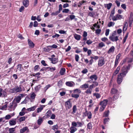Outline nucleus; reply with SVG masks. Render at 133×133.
Segmentation results:
<instances>
[{
  "instance_id": "nucleus-1",
  "label": "nucleus",
  "mask_w": 133,
  "mask_h": 133,
  "mask_svg": "<svg viewBox=\"0 0 133 133\" xmlns=\"http://www.w3.org/2000/svg\"><path fill=\"white\" fill-rule=\"evenodd\" d=\"M83 123L80 122H72L71 126L70 128V133H74V132L77 130V129L75 127H82L83 125Z\"/></svg>"
},
{
  "instance_id": "nucleus-2",
  "label": "nucleus",
  "mask_w": 133,
  "mask_h": 133,
  "mask_svg": "<svg viewBox=\"0 0 133 133\" xmlns=\"http://www.w3.org/2000/svg\"><path fill=\"white\" fill-rule=\"evenodd\" d=\"M116 34V32L114 31L112 34L109 36V39L112 42H116L119 39L117 36H115Z\"/></svg>"
},
{
  "instance_id": "nucleus-3",
  "label": "nucleus",
  "mask_w": 133,
  "mask_h": 133,
  "mask_svg": "<svg viewBox=\"0 0 133 133\" xmlns=\"http://www.w3.org/2000/svg\"><path fill=\"white\" fill-rule=\"evenodd\" d=\"M24 90L23 89H22L21 87H19L18 86L15 87L10 90L11 91L12 93H17Z\"/></svg>"
},
{
  "instance_id": "nucleus-4",
  "label": "nucleus",
  "mask_w": 133,
  "mask_h": 133,
  "mask_svg": "<svg viewBox=\"0 0 133 133\" xmlns=\"http://www.w3.org/2000/svg\"><path fill=\"white\" fill-rule=\"evenodd\" d=\"M121 72L120 73L119 75L123 77L126 75V74L128 72V70L126 69L125 66H123L121 70Z\"/></svg>"
},
{
  "instance_id": "nucleus-5",
  "label": "nucleus",
  "mask_w": 133,
  "mask_h": 133,
  "mask_svg": "<svg viewBox=\"0 0 133 133\" xmlns=\"http://www.w3.org/2000/svg\"><path fill=\"white\" fill-rule=\"evenodd\" d=\"M17 105V104L15 102L10 103L9 106V110L11 111L14 110Z\"/></svg>"
},
{
  "instance_id": "nucleus-6",
  "label": "nucleus",
  "mask_w": 133,
  "mask_h": 133,
  "mask_svg": "<svg viewBox=\"0 0 133 133\" xmlns=\"http://www.w3.org/2000/svg\"><path fill=\"white\" fill-rule=\"evenodd\" d=\"M123 16L122 15L117 14L115 16L112 17V19L113 21H116L117 20L121 19L122 18Z\"/></svg>"
},
{
  "instance_id": "nucleus-7",
  "label": "nucleus",
  "mask_w": 133,
  "mask_h": 133,
  "mask_svg": "<svg viewBox=\"0 0 133 133\" xmlns=\"http://www.w3.org/2000/svg\"><path fill=\"white\" fill-rule=\"evenodd\" d=\"M104 59L103 57H101L98 61V65L99 66H101L105 64Z\"/></svg>"
},
{
  "instance_id": "nucleus-8",
  "label": "nucleus",
  "mask_w": 133,
  "mask_h": 133,
  "mask_svg": "<svg viewBox=\"0 0 133 133\" xmlns=\"http://www.w3.org/2000/svg\"><path fill=\"white\" fill-rule=\"evenodd\" d=\"M65 107L66 109H70L72 107V104L70 101H68L65 102Z\"/></svg>"
},
{
  "instance_id": "nucleus-9",
  "label": "nucleus",
  "mask_w": 133,
  "mask_h": 133,
  "mask_svg": "<svg viewBox=\"0 0 133 133\" xmlns=\"http://www.w3.org/2000/svg\"><path fill=\"white\" fill-rule=\"evenodd\" d=\"M123 77L119 74L118 75V78L117 79V82L118 84H120L122 82Z\"/></svg>"
},
{
  "instance_id": "nucleus-10",
  "label": "nucleus",
  "mask_w": 133,
  "mask_h": 133,
  "mask_svg": "<svg viewBox=\"0 0 133 133\" xmlns=\"http://www.w3.org/2000/svg\"><path fill=\"white\" fill-rule=\"evenodd\" d=\"M25 131H26V133L29 132V129L27 127H24L22 129L20 130L21 133H23Z\"/></svg>"
},
{
  "instance_id": "nucleus-11",
  "label": "nucleus",
  "mask_w": 133,
  "mask_h": 133,
  "mask_svg": "<svg viewBox=\"0 0 133 133\" xmlns=\"http://www.w3.org/2000/svg\"><path fill=\"white\" fill-rule=\"evenodd\" d=\"M108 101L107 99H104L103 101L100 102V104L101 106L105 107L107 104Z\"/></svg>"
},
{
  "instance_id": "nucleus-12",
  "label": "nucleus",
  "mask_w": 133,
  "mask_h": 133,
  "mask_svg": "<svg viewBox=\"0 0 133 133\" xmlns=\"http://www.w3.org/2000/svg\"><path fill=\"white\" fill-rule=\"evenodd\" d=\"M49 59H50L51 61V62L54 64H55L58 61V58H49Z\"/></svg>"
},
{
  "instance_id": "nucleus-13",
  "label": "nucleus",
  "mask_w": 133,
  "mask_h": 133,
  "mask_svg": "<svg viewBox=\"0 0 133 133\" xmlns=\"http://www.w3.org/2000/svg\"><path fill=\"white\" fill-rule=\"evenodd\" d=\"M16 119H12L9 121V124L10 125H13L16 124Z\"/></svg>"
},
{
  "instance_id": "nucleus-14",
  "label": "nucleus",
  "mask_w": 133,
  "mask_h": 133,
  "mask_svg": "<svg viewBox=\"0 0 133 133\" xmlns=\"http://www.w3.org/2000/svg\"><path fill=\"white\" fill-rule=\"evenodd\" d=\"M110 93L112 94H118V91L116 89L112 88L111 90Z\"/></svg>"
},
{
  "instance_id": "nucleus-15",
  "label": "nucleus",
  "mask_w": 133,
  "mask_h": 133,
  "mask_svg": "<svg viewBox=\"0 0 133 133\" xmlns=\"http://www.w3.org/2000/svg\"><path fill=\"white\" fill-rule=\"evenodd\" d=\"M28 44L29 46L31 48H33L34 47V44L33 43L30 39H28Z\"/></svg>"
},
{
  "instance_id": "nucleus-16",
  "label": "nucleus",
  "mask_w": 133,
  "mask_h": 133,
  "mask_svg": "<svg viewBox=\"0 0 133 133\" xmlns=\"http://www.w3.org/2000/svg\"><path fill=\"white\" fill-rule=\"evenodd\" d=\"M29 1L28 0H24L23 1V5L25 7H27L29 5Z\"/></svg>"
},
{
  "instance_id": "nucleus-17",
  "label": "nucleus",
  "mask_w": 133,
  "mask_h": 133,
  "mask_svg": "<svg viewBox=\"0 0 133 133\" xmlns=\"http://www.w3.org/2000/svg\"><path fill=\"white\" fill-rule=\"evenodd\" d=\"M89 85L88 84L85 83L84 84L81 85L80 88L82 89H87L88 88Z\"/></svg>"
},
{
  "instance_id": "nucleus-18",
  "label": "nucleus",
  "mask_w": 133,
  "mask_h": 133,
  "mask_svg": "<svg viewBox=\"0 0 133 133\" xmlns=\"http://www.w3.org/2000/svg\"><path fill=\"white\" fill-rule=\"evenodd\" d=\"M50 47L47 46L46 47L44 48H43V50L45 52H48L51 49V48H50Z\"/></svg>"
},
{
  "instance_id": "nucleus-19",
  "label": "nucleus",
  "mask_w": 133,
  "mask_h": 133,
  "mask_svg": "<svg viewBox=\"0 0 133 133\" xmlns=\"http://www.w3.org/2000/svg\"><path fill=\"white\" fill-rule=\"evenodd\" d=\"M85 114H85V116H87L88 118L90 119L91 118V113L90 111L89 112H87L86 111Z\"/></svg>"
},
{
  "instance_id": "nucleus-20",
  "label": "nucleus",
  "mask_w": 133,
  "mask_h": 133,
  "mask_svg": "<svg viewBox=\"0 0 133 133\" xmlns=\"http://www.w3.org/2000/svg\"><path fill=\"white\" fill-rule=\"evenodd\" d=\"M115 50V47L114 46H112L109 49L108 51V53L110 54L111 52H114Z\"/></svg>"
},
{
  "instance_id": "nucleus-21",
  "label": "nucleus",
  "mask_w": 133,
  "mask_h": 133,
  "mask_svg": "<svg viewBox=\"0 0 133 133\" xmlns=\"http://www.w3.org/2000/svg\"><path fill=\"white\" fill-rule=\"evenodd\" d=\"M65 68H62L60 71L59 73L61 75H63L64 74L65 72Z\"/></svg>"
},
{
  "instance_id": "nucleus-22",
  "label": "nucleus",
  "mask_w": 133,
  "mask_h": 133,
  "mask_svg": "<svg viewBox=\"0 0 133 133\" xmlns=\"http://www.w3.org/2000/svg\"><path fill=\"white\" fill-rule=\"evenodd\" d=\"M120 69V66H118L116 70L115 71V72H114L113 75H116V74H117L118 72H119Z\"/></svg>"
},
{
  "instance_id": "nucleus-23",
  "label": "nucleus",
  "mask_w": 133,
  "mask_h": 133,
  "mask_svg": "<svg viewBox=\"0 0 133 133\" xmlns=\"http://www.w3.org/2000/svg\"><path fill=\"white\" fill-rule=\"evenodd\" d=\"M36 108V106L32 107L31 108H28L27 110L29 111H34L35 110V109Z\"/></svg>"
},
{
  "instance_id": "nucleus-24",
  "label": "nucleus",
  "mask_w": 133,
  "mask_h": 133,
  "mask_svg": "<svg viewBox=\"0 0 133 133\" xmlns=\"http://www.w3.org/2000/svg\"><path fill=\"white\" fill-rule=\"evenodd\" d=\"M41 87V85H38L35 87L34 88V90L36 92H37L39 91Z\"/></svg>"
},
{
  "instance_id": "nucleus-25",
  "label": "nucleus",
  "mask_w": 133,
  "mask_h": 133,
  "mask_svg": "<svg viewBox=\"0 0 133 133\" xmlns=\"http://www.w3.org/2000/svg\"><path fill=\"white\" fill-rule=\"evenodd\" d=\"M39 119L37 120V123L38 125H40L43 122V118L40 117H39Z\"/></svg>"
},
{
  "instance_id": "nucleus-26",
  "label": "nucleus",
  "mask_w": 133,
  "mask_h": 133,
  "mask_svg": "<svg viewBox=\"0 0 133 133\" xmlns=\"http://www.w3.org/2000/svg\"><path fill=\"white\" fill-rule=\"evenodd\" d=\"M65 84L67 86L70 87H72L73 86V84L70 82H66Z\"/></svg>"
},
{
  "instance_id": "nucleus-27",
  "label": "nucleus",
  "mask_w": 133,
  "mask_h": 133,
  "mask_svg": "<svg viewBox=\"0 0 133 133\" xmlns=\"http://www.w3.org/2000/svg\"><path fill=\"white\" fill-rule=\"evenodd\" d=\"M15 127L10 128L9 130V133H15L14 132L15 130Z\"/></svg>"
},
{
  "instance_id": "nucleus-28",
  "label": "nucleus",
  "mask_w": 133,
  "mask_h": 133,
  "mask_svg": "<svg viewBox=\"0 0 133 133\" xmlns=\"http://www.w3.org/2000/svg\"><path fill=\"white\" fill-rule=\"evenodd\" d=\"M75 38L77 40H79L80 39L81 36L77 34H76L74 35Z\"/></svg>"
},
{
  "instance_id": "nucleus-29",
  "label": "nucleus",
  "mask_w": 133,
  "mask_h": 133,
  "mask_svg": "<svg viewBox=\"0 0 133 133\" xmlns=\"http://www.w3.org/2000/svg\"><path fill=\"white\" fill-rule=\"evenodd\" d=\"M73 111L72 112V114H74L76 112V111L77 110V107L76 105H74L72 108Z\"/></svg>"
},
{
  "instance_id": "nucleus-30",
  "label": "nucleus",
  "mask_w": 133,
  "mask_h": 133,
  "mask_svg": "<svg viewBox=\"0 0 133 133\" xmlns=\"http://www.w3.org/2000/svg\"><path fill=\"white\" fill-rule=\"evenodd\" d=\"M105 46V44L103 42H101L98 44V47L99 48H102L103 46Z\"/></svg>"
},
{
  "instance_id": "nucleus-31",
  "label": "nucleus",
  "mask_w": 133,
  "mask_h": 133,
  "mask_svg": "<svg viewBox=\"0 0 133 133\" xmlns=\"http://www.w3.org/2000/svg\"><path fill=\"white\" fill-rule=\"evenodd\" d=\"M118 94H116L114 95L112 98V99L113 101L117 99L118 97Z\"/></svg>"
},
{
  "instance_id": "nucleus-32",
  "label": "nucleus",
  "mask_w": 133,
  "mask_h": 133,
  "mask_svg": "<svg viewBox=\"0 0 133 133\" xmlns=\"http://www.w3.org/2000/svg\"><path fill=\"white\" fill-rule=\"evenodd\" d=\"M74 92L75 93L79 94L81 93V91L80 89H76L74 90Z\"/></svg>"
},
{
  "instance_id": "nucleus-33",
  "label": "nucleus",
  "mask_w": 133,
  "mask_h": 133,
  "mask_svg": "<svg viewBox=\"0 0 133 133\" xmlns=\"http://www.w3.org/2000/svg\"><path fill=\"white\" fill-rule=\"evenodd\" d=\"M93 96H95L96 98L98 99L99 98L101 97V96L100 94L98 93H94Z\"/></svg>"
},
{
  "instance_id": "nucleus-34",
  "label": "nucleus",
  "mask_w": 133,
  "mask_h": 133,
  "mask_svg": "<svg viewBox=\"0 0 133 133\" xmlns=\"http://www.w3.org/2000/svg\"><path fill=\"white\" fill-rule=\"evenodd\" d=\"M58 126L57 125H56L53 126L52 128V129L56 131L58 129Z\"/></svg>"
},
{
  "instance_id": "nucleus-35",
  "label": "nucleus",
  "mask_w": 133,
  "mask_h": 133,
  "mask_svg": "<svg viewBox=\"0 0 133 133\" xmlns=\"http://www.w3.org/2000/svg\"><path fill=\"white\" fill-rule=\"evenodd\" d=\"M91 88H90L87 89V90L85 92L88 94H91Z\"/></svg>"
},
{
  "instance_id": "nucleus-36",
  "label": "nucleus",
  "mask_w": 133,
  "mask_h": 133,
  "mask_svg": "<svg viewBox=\"0 0 133 133\" xmlns=\"http://www.w3.org/2000/svg\"><path fill=\"white\" fill-rule=\"evenodd\" d=\"M93 84H92V88L97 86L98 85V83L96 82L95 81L93 82Z\"/></svg>"
},
{
  "instance_id": "nucleus-37",
  "label": "nucleus",
  "mask_w": 133,
  "mask_h": 133,
  "mask_svg": "<svg viewBox=\"0 0 133 133\" xmlns=\"http://www.w3.org/2000/svg\"><path fill=\"white\" fill-rule=\"evenodd\" d=\"M71 96L72 97L75 98H78L79 96V95L78 94H72L71 95Z\"/></svg>"
},
{
  "instance_id": "nucleus-38",
  "label": "nucleus",
  "mask_w": 133,
  "mask_h": 133,
  "mask_svg": "<svg viewBox=\"0 0 133 133\" xmlns=\"http://www.w3.org/2000/svg\"><path fill=\"white\" fill-rule=\"evenodd\" d=\"M115 24V23L114 22H109L108 24V27H110L111 26H112L114 25Z\"/></svg>"
},
{
  "instance_id": "nucleus-39",
  "label": "nucleus",
  "mask_w": 133,
  "mask_h": 133,
  "mask_svg": "<svg viewBox=\"0 0 133 133\" xmlns=\"http://www.w3.org/2000/svg\"><path fill=\"white\" fill-rule=\"evenodd\" d=\"M43 109V107L42 106H41L40 107L38 108L37 110V113H38L39 112H41Z\"/></svg>"
},
{
  "instance_id": "nucleus-40",
  "label": "nucleus",
  "mask_w": 133,
  "mask_h": 133,
  "mask_svg": "<svg viewBox=\"0 0 133 133\" xmlns=\"http://www.w3.org/2000/svg\"><path fill=\"white\" fill-rule=\"evenodd\" d=\"M36 96V94L34 93L33 92L30 95V97L32 99H34Z\"/></svg>"
},
{
  "instance_id": "nucleus-41",
  "label": "nucleus",
  "mask_w": 133,
  "mask_h": 133,
  "mask_svg": "<svg viewBox=\"0 0 133 133\" xmlns=\"http://www.w3.org/2000/svg\"><path fill=\"white\" fill-rule=\"evenodd\" d=\"M22 65L21 64H18L17 66V69L20 71H21L22 70Z\"/></svg>"
},
{
  "instance_id": "nucleus-42",
  "label": "nucleus",
  "mask_w": 133,
  "mask_h": 133,
  "mask_svg": "<svg viewBox=\"0 0 133 133\" xmlns=\"http://www.w3.org/2000/svg\"><path fill=\"white\" fill-rule=\"evenodd\" d=\"M21 98L20 96H18L16 98V101L17 103H19L20 101Z\"/></svg>"
},
{
  "instance_id": "nucleus-43",
  "label": "nucleus",
  "mask_w": 133,
  "mask_h": 133,
  "mask_svg": "<svg viewBox=\"0 0 133 133\" xmlns=\"http://www.w3.org/2000/svg\"><path fill=\"white\" fill-rule=\"evenodd\" d=\"M97 78V76L96 75H92V80L94 79L95 80H96Z\"/></svg>"
},
{
  "instance_id": "nucleus-44",
  "label": "nucleus",
  "mask_w": 133,
  "mask_h": 133,
  "mask_svg": "<svg viewBox=\"0 0 133 133\" xmlns=\"http://www.w3.org/2000/svg\"><path fill=\"white\" fill-rule=\"evenodd\" d=\"M48 46L50 47L51 49L56 48L57 47V46L55 44H54L52 46Z\"/></svg>"
},
{
  "instance_id": "nucleus-45",
  "label": "nucleus",
  "mask_w": 133,
  "mask_h": 133,
  "mask_svg": "<svg viewBox=\"0 0 133 133\" xmlns=\"http://www.w3.org/2000/svg\"><path fill=\"white\" fill-rule=\"evenodd\" d=\"M59 13V12H58V11H57L55 12L52 13L51 15L52 16H56Z\"/></svg>"
},
{
  "instance_id": "nucleus-46",
  "label": "nucleus",
  "mask_w": 133,
  "mask_h": 133,
  "mask_svg": "<svg viewBox=\"0 0 133 133\" xmlns=\"http://www.w3.org/2000/svg\"><path fill=\"white\" fill-rule=\"evenodd\" d=\"M62 85V81H59L58 83V85L59 87H61Z\"/></svg>"
},
{
  "instance_id": "nucleus-47",
  "label": "nucleus",
  "mask_w": 133,
  "mask_h": 133,
  "mask_svg": "<svg viewBox=\"0 0 133 133\" xmlns=\"http://www.w3.org/2000/svg\"><path fill=\"white\" fill-rule=\"evenodd\" d=\"M25 119V116H23L22 117H21L19 119V121H24Z\"/></svg>"
},
{
  "instance_id": "nucleus-48",
  "label": "nucleus",
  "mask_w": 133,
  "mask_h": 133,
  "mask_svg": "<svg viewBox=\"0 0 133 133\" xmlns=\"http://www.w3.org/2000/svg\"><path fill=\"white\" fill-rule=\"evenodd\" d=\"M2 97H6L7 96V93L6 92L4 91H2Z\"/></svg>"
},
{
  "instance_id": "nucleus-49",
  "label": "nucleus",
  "mask_w": 133,
  "mask_h": 133,
  "mask_svg": "<svg viewBox=\"0 0 133 133\" xmlns=\"http://www.w3.org/2000/svg\"><path fill=\"white\" fill-rule=\"evenodd\" d=\"M109 120V118H105L104 119V124H106L107 122H108Z\"/></svg>"
},
{
  "instance_id": "nucleus-50",
  "label": "nucleus",
  "mask_w": 133,
  "mask_h": 133,
  "mask_svg": "<svg viewBox=\"0 0 133 133\" xmlns=\"http://www.w3.org/2000/svg\"><path fill=\"white\" fill-rule=\"evenodd\" d=\"M112 4L111 3H110L107 4V9L108 10L111 7Z\"/></svg>"
},
{
  "instance_id": "nucleus-51",
  "label": "nucleus",
  "mask_w": 133,
  "mask_h": 133,
  "mask_svg": "<svg viewBox=\"0 0 133 133\" xmlns=\"http://www.w3.org/2000/svg\"><path fill=\"white\" fill-rule=\"evenodd\" d=\"M69 10L68 9H64L62 11V12L65 13H68Z\"/></svg>"
},
{
  "instance_id": "nucleus-52",
  "label": "nucleus",
  "mask_w": 133,
  "mask_h": 133,
  "mask_svg": "<svg viewBox=\"0 0 133 133\" xmlns=\"http://www.w3.org/2000/svg\"><path fill=\"white\" fill-rule=\"evenodd\" d=\"M51 113V112L50 110H48L46 113V116L48 117L50 116V115Z\"/></svg>"
},
{
  "instance_id": "nucleus-53",
  "label": "nucleus",
  "mask_w": 133,
  "mask_h": 133,
  "mask_svg": "<svg viewBox=\"0 0 133 133\" xmlns=\"http://www.w3.org/2000/svg\"><path fill=\"white\" fill-rule=\"evenodd\" d=\"M101 40L102 41L105 42L106 41H108V39L107 38L105 37H104V38H102L101 39Z\"/></svg>"
},
{
  "instance_id": "nucleus-54",
  "label": "nucleus",
  "mask_w": 133,
  "mask_h": 133,
  "mask_svg": "<svg viewBox=\"0 0 133 133\" xmlns=\"http://www.w3.org/2000/svg\"><path fill=\"white\" fill-rule=\"evenodd\" d=\"M87 128L89 129H91V122H90L88 124Z\"/></svg>"
},
{
  "instance_id": "nucleus-55",
  "label": "nucleus",
  "mask_w": 133,
  "mask_h": 133,
  "mask_svg": "<svg viewBox=\"0 0 133 133\" xmlns=\"http://www.w3.org/2000/svg\"><path fill=\"white\" fill-rule=\"evenodd\" d=\"M41 63L43 66H46L47 65V64L45 63V61L44 60L42 61H41Z\"/></svg>"
},
{
  "instance_id": "nucleus-56",
  "label": "nucleus",
  "mask_w": 133,
  "mask_h": 133,
  "mask_svg": "<svg viewBox=\"0 0 133 133\" xmlns=\"http://www.w3.org/2000/svg\"><path fill=\"white\" fill-rule=\"evenodd\" d=\"M109 112V110H108L105 112L104 115L105 117H107L108 116Z\"/></svg>"
},
{
  "instance_id": "nucleus-57",
  "label": "nucleus",
  "mask_w": 133,
  "mask_h": 133,
  "mask_svg": "<svg viewBox=\"0 0 133 133\" xmlns=\"http://www.w3.org/2000/svg\"><path fill=\"white\" fill-rule=\"evenodd\" d=\"M79 58V56L78 55H75V59L76 61L77 62H78V61Z\"/></svg>"
},
{
  "instance_id": "nucleus-58",
  "label": "nucleus",
  "mask_w": 133,
  "mask_h": 133,
  "mask_svg": "<svg viewBox=\"0 0 133 133\" xmlns=\"http://www.w3.org/2000/svg\"><path fill=\"white\" fill-rule=\"evenodd\" d=\"M101 31V30L100 29H97L96 30L95 32L97 34H99Z\"/></svg>"
},
{
  "instance_id": "nucleus-59",
  "label": "nucleus",
  "mask_w": 133,
  "mask_h": 133,
  "mask_svg": "<svg viewBox=\"0 0 133 133\" xmlns=\"http://www.w3.org/2000/svg\"><path fill=\"white\" fill-rule=\"evenodd\" d=\"M62 9V5L61 4H60L59 6V10L58 11L60 13V11H61Z\"/></svg>"
},
{
  "instance_id": "nucleus-60",
  "label": "nucleus",
  "mask_w": 133,
  "mask_h": 133,
  "mask_svg": "<svg viewBox=\"0 0 133 133\" xmlns=\"http://www.w3.org/2000/svg\"><path fill=\"white\" fill-rule=\"evenodd\" d=\"M109 29H106L105 31V35L106 36H107L109 35Z\"/></svg>"
},
{
  "instance_id": "nucleus-61",
  "label": "nucleus",
  "mask_w": 133,
  "mask_h": 133,
  "mask_svg": "<svg viewBox=\"0 0 133 133\" xmlns=\"http://www.w3.org/2000/svg\"><path fill=\"white\" fill-rule=\"evenodd\" d=\"M85 2V1H82L81 2H79V4L78 5V6L79 7H80L82 4L84 3Z\"/></svg>"
},
{
  "instance_id": "nucleus-62",
  "label": "nucleus",
  "mask_w": 133,
  "mask_h": 133,
  "mask_svg": "<svg viewBox=\"0 0 133 133\" xmlns=\"http://www.w3.org/2000/svg\"><path fill=\"white\" fill-rule=\"evenodd\" d=\"M11 117L10 115H6L5 117V118L6 119H8L11 118Z\"/></svg>"
},
{
  "instance_id": "nucleus-63",
  "label": "nucleus",
  "mask_w": 133,
  "mask_h": 133,
  "mask_svg": "<svg viewBox=\"0 0 133 133\" xmlns=\"http://www.w3.org/2000/svg\"><path fill=\"white\" fill-rule=\"evenodd\" d=\"M24 7L23 6H21V8L19 9V11L20 12H21L23 11L24 10Z\"/></svg>"
},
{
  "instance_id": "nucleus-64",
  "label": "nucleus",
  "mask_w": 133,
  "mask_h": 133,
  "mask_svg": "<svg viewBox=\"0 0 133 133\" xmlns=\"http://www.w3.org/2000/svg\"><path fill=\"white\" fill-rule=\"evenodd\" d=\"M38 25V23L36 21H35L34 22V26L35 27H36Z\"/></svg>"
}]
</instances>
